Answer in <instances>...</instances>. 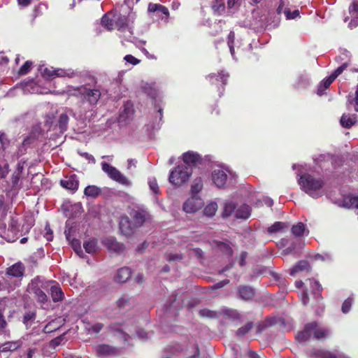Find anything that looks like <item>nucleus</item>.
Segmentation results:
<instances>
[{
    "instance_id": "obj_1",
    "label": "nucleus",
    "mask_w": 358,
    "mask_h": 358,
    "mask_svg": "<svg viewBox=\"0 0 358 358\" xmlns=\"http://www.w3.org/2000/svg\"><path fill=\"white\" fill-rule=\"evenodd\" d=\"M66 93L70 96H78L83 106L87 104V110L91 111L96 106L101 93L98 88H91L83 85L78 87L68 86Z\"/></svg>"
},
{
    "instance_id": "obj_2",
    "label": "nucleus",
    "mask_w": 358,
    "mask_h": 358,
    "mask_svg": "<svg viewBox=\"0 0 358 358\" xmlns=\"http://www.w3.org/2000/svg\"><path fill=\"white\" fill-rule=\"evenodd\" d=\"M297 176L301 189L313 198L322 196L324 193V181L320 177L299 171Z\"/></svg>"
},
{
    "instance_id": "obj_3",
    "label": "nucleus",
    "mask_w": 358,
    "mask_h": 358,
    "mask_svg": "<svg viewBox=\"0 0 358 358\" xmlns=\"http://www.w3.org/2000/svg\"><path fill=\"white\" fill-rule=\"evenodd\" d=\"M312 335L315 339L324 340L329 336L330 330L315 322L308 323L306 324L303 330L296 335V339L299 343L305 342Z\"/></svg>"
},
{
    "instance_id": "obj_4",
    "label": "nucleus",
    "mask_w": 358,
    "mask_h": 358,
    "mask_svg": "<svg viewBox=\"0 0 358 358\" xmlns=\"http://www.w3.org/2000/svg\"><path fill=\"white\" fill-rule=\"evenodd\" d=\"M141 88L144 93L149 96L154 102L155 107L159 113V117L161 120L162 118V92L157 86L155 83L141 82Z\"/></svg>"
},
{
    "instance_id": "obj_5",
    "label": "nucleus",
    "mask_w": 358,
    "mask_h": 358,
    "mask_svg": "<svg viewBox=\"0 0 358 358\" xmlns=\"http://www.w3.org/2000/svg\"><path fill=\"white\" fill-rule=\"evenodd\" d=\"M192 175V169L185 165H179L170 173L169 180L175 186L186 182Z\"/></svg>"
},
{
    "instance_id": "obj_6",
    "label": "nucleus",
    "mask_w": 358,
    "mask_h": 358,
    "mask_svg": "<svg viewBox=\"0 0 358 358\" xmlns=\"http://www.w3.org/2000/svg\"><path fill=\"white\" fill-rule=\"evenodd\" d=\"M101 165L103 171L106 173L113 180L125 186H130L131 185L130 180L115 167L110 165L106 162H102Z\"/></svg>"
},
{
    "instance_id": "obj_7",
    "label": "nucleus",
    "mask_w": 358,
    "mask_h": 358,
    "mask_svg": "<svg viewBox=\"0 0 358 358\" xmlns=\"http://www.w3.org/2000/svg\"><path fill=\"white\" fill-rule=\"evenodd\" d=\"M228 173L230 174V171L222 166H218L213 171L211 179L217 187L222 188L224 187L228 178Z\"/></svg>"
},
{
    "instance_id": "obj_8",
    "label": "nucleus",
    "mask_w": 358,
    "mask_h": 358,
    "mask_svg": "<svg viewBox=\"0 0 358 358\" xmlns=\"http://www.w3.org/2000/svg\"><path fill=\"white\" fill-rule=\"evenodd\" d=\"M203 206V199L198 195H193L183 203V210L187 213H193L201 209Z\"/></svg>"
},
{
    "instance_id": "obj_9",
    "label": "nucleus",
    "mask_w": 358,
    "mask_h": 358,
    "mask_svg": "<svg viewBox=\"0 0 358 358\" xmlns=\"http://www.w3.org/2000/svg\"><path fill=\"white\" fill-rule=\"evenodd\" d=\"M134 113V105L131 101H127L120 109L118 122L122 125L127 124L133 117Z\"/></svg>"
},
{
    "instance_id": "obj_10",
    "label": "nucleus",
    "mask_w": 358,
    "mask_h": 358,
    "mask_svg": "<svg viewBox=\"0 0 358 358\" xmlns=\"http://www.w3.org/2000/svg\"><path fill=\"white\" fill-rule=\"evenodd\" d=\"M42 74L43 76L48 78H54V77H69L72 78L76 76V72L71 69H53L52 68L48 69L45 68L43 70Z\"/></svg>"
},
{
    "instance_id": "obj_11",
    "label": "nucleus",
    "mask_w": 358,
    "mask_h": 358,
    "mask_svg": "<svg viewBox=\"0 0 358 358\" xmlns=\"http://www.w3.org/2000/svg\"><path fill=\"white\" fill-rule=\"evenodd\" d=\"M343 73V67H338L329 77L322 80L318 85L317 94H324L325 90L330 86L333 81Z\"/></svg>"
},
{
    "instance_id": "obj_12",
    "label": "nucleus",
    "mask_w": 358,
    "mask_h": 358,
    "mask_svg": "<svg viewBox=\"0 0 358 358\" xmlns=\"http://www.w3.org/2000/svg\"><path fill=\"white\" fill-rule=\"evenodd\" d=\"M130 215L134 219L136 227L141 226L149 217L148 211L139 206L132 208Z\"/></svg>"
},
{
    "instance_id": "obj_13",
    "label": "nucleus",
    "mask_w": 358,
    "mask_h": 358,
    "mask_svg": "<svg viewBox=\"0 0 358 358\" xmlns=\"http://www.w3.org/2000/svg\"><path fill=\"white\" fill-rule=\"evenodd\" d=\"M315 355L317 358H350L344 352L337 350L320 349L315 350Z\"/></svg>"
},
{
    "instance_id": "obj_14",
    "label": "nucleus",
    "mask_w": 358,
    "mask_h": 358,
    "mask_svg": "<svg viewBox=\"0 0 358 358\" xmlns=\"http://www.w3.org/2000/svg\"><path fill=\"white\" fill-rule=\"evenodd\" d=\"M102 243L108 250L116 253H120L124 249V245L117 242L114 237L105 238L103 239Z\"/></svg>"
},
{
    "instance_id": "obj_15",
    "label": "nucleus",
    "mask_w": 358,
    "mask_h": 358,
    "mask_svg": "<svg viewBox=\"0 0 358 358\" xmlns=\"http://www.w3.org/2000/svg\"><path fill=\"white\" fill-rule=\"evenodd\" d=\"M134 19V14H129L127 17L125 15H116L114 16L115 25L119 30H123L129 27V22H133Z\"/></svg>"
},
{
    "instance_id": "obj_16",
    "label": "nucleus",
    "mask_w": 358,
    "mask_h": 358,
    "mask_svg": "<svg viewBox=\"0 0 358 358\" xmlns=\"http://www.w3.org/2000/svg\"><path fill=\"white\" fill-rule=\"evenodd\" d=\"M60 185L66 189L76 191L78 189L79 182L77 179V176L73 174L66 176L64 179L61 180Z\"/></svg>"
},
{
    "instance_id": "obj_17",
    "label": "nucleus",
    "mask_w": 358,
    "mask_h": 358,
    "mask_svg": "<svg viewBox=\"0 0 358 358\" xmlns=\"http://www.w3.org/2000/svg\"><path fill=\"white\" fill-rule=\"evenodd\" d=\"M110 328L113 330L120 331H122L123 330H127L129 333H131V335H133V332L135 331L137 337L142 340L147 339L149 337V335H148L149 334L148 332L145 331L143 329H136L135 327L134 329L133 330L131 328L129 327V324L127 323L125 324L124 325L123 328L121 329L116 328L115 324L111 325Z\"/></svg>"
},
{
    "instance_id": "obj_18",
    "label": "nucleus",
    "mask_w": 358,
    "mask_h": 358,
    "mask_svg": "<svg viewBox=\"0 0 358 358\" xmlns=\"http://www.w3.org/2000/svg\"><path fill=\"white\" fill-rule=\"evenodd\" d=\"M23 343L22 339L15 341H8L0 345V352H12L20 348Z\"/></svg>"
},
{
    "instance_id": "obj_19",
    "label": "nucleus",
    "mask_w": 358,
    "mask_h": 358,
    "mask_svg": "<svg viewBox=\"0 0 358 358\" xmlns=\"http://www.w3.org/2000/svg\"><path fill=\"white\" fill-rule=\"evenodd\" d=\"M182 160L185 164L190 166L196 165L198 163H200L201 158L197 152L188 151L182 155Z\"/></svg>"
},
{
    "instance_id": "obj_20",
    "label": "nucleus",
    "mask_w": 358,
    "mask_h": 358,
    "mask_svg": "<svg viewBox=\"0 0 358 358\" xmlns=\"http://www.w3.org/2000/svg\"><path fill=\"white\" fill-rule=\"evenodd\" d=\"M29 289L30 293H33L34 294L39 303L44 304L48 301V296L41 289H40V287L31 286V284L30 283L29 285Z\"/></svg>"
},
{
    "instance_id": "obj_21",
    "label": "nucleus",
    "mask_w": 358,
    "mask_h": 358,
    "mask_svg": "<svg viewBox=\"0 0 358 358\" xmlns=\"http://www.w3.org/2000/svg\"><path fill=\"white\" fill-rule=\"evenodd\" d=\"M350 53L347 50H341L338 55L336 57V61L341 63L339 67H343V71L349 66Z\"/></svg>"
},
{
    "instance_id": "obj_22",
    "label": "nucleus",
    "mask_w": 358,
    "mask_h": 358,
    "mask_svg": "<svg viewBox=\"0 0 358 358\" xmlns=\"http://www.w3.org/2000/svg\"><path fill=\"white\" fill-rule=\"evenodd\" d=\"M56 282L52 281V280H46L42 277H36L34 278L31 282V286H36L38 287H40L41 289H50V286L53 284H55Z\"/></svg>"
},
{
    "instance_id": "obj_23",
    "label": "nucleus",
    "mask_w": 358,
    "mask_h": 358,
    "mask_svg": "<svg viewBox=\"0 0 358 358\" xmlns=\"http://www.w3.org/2000/svg\"><path fill=\"white\" fill-rule=\"evenodd\" d=\"M50 295L54 302H59L63 300L64 294L57 282L50 286Z\"/></svg>"
},
{
    "instance_id": "obj_24",
    "label": "nucleus",
    "mask_w": 358,
    "mask_h": 358,
    "mask_svg": "<svg viewBox=\"0 0 358 358\" xmlns=\"http://www.w3.org/2000/svg\"><path fill=\"white\" fill-rule=\"evenodd\" d=\"M131 274V271L129 267H122L118 269L115 276V280L120 283L125 282L129 279Z\"/></svg>"
},
{
    "instance_id": "obj_25",
    "label": "nucleus",
    "mask_w": 358,
    "mask_h": 358,
    "mask_svg": "<svg viewBox=\"0 0 358 358\" xmlns=\"http://www.w3.org/2000/svg\"><path fill=\"white\" fill-rule=\"evenodd\" d=\"M24 267L20 263H17L7 269L6 275L8 276L19 278L23 275Z\"/></svg>"
},
{
    "instance_id": "obj_26",
    "label": "nucleus",
    "mask_w": 358,
    "mask_h": 358,
    "mask_svg": "<svg viewBox=\"0 0 358 358\" xmlns=\"http://www.w3.org/2000/svg\"><path fill=\"white\" fill-rule=\"evenodd\" d=\"M229 78V74L223 71L216 74H210L208 76L209 81L213 84H215L216 82L220 81L222 82L223 85L227 84V80Z\"/></svg>"
},
{
    "instance_id": "obj_27",
    "label": "nucleus",
    "mask_w": 358,
    "mask_h": 358,
    "mask_svg": "<svg viewBox=\"0 0 358 358\" xmlns=\"http://www.w3.org/2000/svg\"><path fill=\"white\" fill-rule=\"evenodd\" d=\"M120 229L121 232L126 236H129L132 234L133 231L128 217H122L120 222Z\"/></svg>"
},
{
    "instance_id": "obj_28",
    "label": "nucleus",
    "mask_w": 358,
    "mask_h": 358,
    "mask_svg": "<svg viewBox=\"0 0 358 358\" xmlns=\"http://www.w3.org/2000/svg\"><path fill=\"white\" fill-rule=\"evenodd\" d=\"M251 214V208L248 205H241L235 212V216L238 219H247Z\"/></svg>"
},
{
    "instance_id": "obj_29",
    "label": "nucleus",
    "mask_w": 358,
    "mask_h": 358,
    "mask_svg": "<svg viewBox=\"0 0 358 358\" xmlns=\"http://www.w3.org/2000/svg\"><path fill=\"white\" fill-rule=\"evenodd\" d=\"M238 294L241 299L244 300H250L254 296L255 291L250 287L243 286L239 288Z\"/></svg>"
},
{
    "instance_id": "obj_30",
    "label": "nucleus",
    "mask_w": 358,
    "mask_h": 358,
    "mask_svg": "<svg viewBox=\"0 0 358 358\" xmlns=\"http://www.w3.org/2000/svg\"><path fill=\"white\" fill-rule=\"evenodd\" d=\"M356 122L355 115L343 114L341 118V124L343 127L350 128Z\"/></svg>"
},
{
    "instance_id": "obj_31",
    "label": "nucleus",
    "mask_w": 358,
    "mask_h": 358,
    "mask_svg": "<svg viewBox=\"0 0 358 358\" xmlns=\"http://www.w3.org/2000/svg\"><path fill=\"white\" fill-rule=\"evenodd\" d=\"M83 247L87 253L93 254L98 250V241L94 238L90 239L84 243Z\"/></svg>"
},
{
    "instance_id": "obj_32",
    "label": "nucleus",
    "mask_w": 358,
    "mask_h": 358,
    "mask_svg": "<svg viewBox=\"0 0 358 358\" xmlns=\"http://www.w3.org/2000/svg\"><path fill=\"white\" fill-rule=\"evenodd\" d=\"M64 320L61 318H57L50 321L48 324H47L44 328V331L45 333H50L57 329L62 324Z\"/></svg>"
},
{
    "instance_id": "obj_33",
    "label": "nucleus",
    "mask_w": 358,
    "mask_h": 358,
    "mask_svg": "<svg viewBox=\"0 0 358 358\" xmlns=\"http://www.w3.org/2000/svg\"><path fill=\"white\" fill-rule=\"evenodd\" d=\"M309 264L306 260H301L298 262V264L294 266L290 271V275H294L296 273L308 271L309 270Z\"/></svg>"
},
{
    "instance_id": "obj_34",
    "label": "nucleus",
    "mask_w": 358,
    "mask_h": 358,
    "mask_svg": "<svg viewBox=\"0 0 358 358\" xmlns=\"http://www.w3.org/2000/svg\"><path fill=\"white\" fill-rule=\"evenodd\" d=\"M236 208V203L231 201V200H227L226 201L224 206V210H223V216L224 217H229L233 213H235V209Z\"/></svg>"
},
{
    "instance_id": "obj_35",
    "label": "nucleus",
    "mask_w": 358,
    "mask_h": 358,
    "mask_svg": "<svg viewBox=\"0 0 358 358\" xmlns=\"http://www.w3.org/2000/svg\"><path fill=\"white\" fill-rule=\"evenodd\" d=\"M101 189L96 185H89L85 187L84 194L87 196L96 198L101 193Z\"/></svg>"
},
{
    "instance_id": "obj_36",
    "label": "nucleus",
    "mask_w": 358,
    "mask_h": 358,
    "mask_svg": "<svg viewBox=\"0 0 358 358\" xmlns=\"http://www.w3.org/2000/svg\"><path fill=\"white\" fill-rule=\"evenodd\" d=\"M69 115L67 113L60 114L58 120V125L61 132L66 131L68 128Z\"/></svg>"
},
{
    "instance_id": "obj_37",
    "label": "nucleus",
    "mask_w": 358,
    "mask_h": 358,
    "mask_svg": "<svg viewBox=\"0 0 358 358\" xmlns=\"http://www.w3.org/2000/svg\"><path fill=\"white\" fill-rule=\"evenodd\" d=\"M203 189V180L201 178H196L193 180L191 186V192L193 195H197V194Z\"/></svg>"
},
{
    "instance_id": "obj_38",
    "label": "nucleus",
    "mask_w": 358,
    "mask_h": 358,
    "mask_svg": "<svg viewBox=\"0 0 358 358\" xmlns=\"http://www.w3.org/2000/svg\"><path fill=\"white\" fill-rule=\"evenodd\" d=\"M217 210V204L216 202L212 201L208 203L203 210L205 215L208 217L213 216Z\"/></svg>"
},
{
    "instance_id": "obj_39",
    "label": "nucleus",
    "mask_w": 358,
    "mask_h": 358,
    "mask_svg": "<svg viewBox=\"0 0 358 358\" xmlns=\"http://www.w3.org/2000/svg\"><path fill=\"white\" fill-rule=\"evenodd\" d=\"M310 286L315 299H319L321 297V291L322 287L321 285L316 280H310Z\"/></svg>"
},
{
    "instance_id": "obj_40",
    "label": "nucleus",
    "mask_w": 358,
    "mask_h": 358,
    "mask_svg": "<svg viewBox=\"0 0 358 358\" xmlns=\"http://www.w3.org/2000/svg\"><path fill=\"white\" fill-rule=\"evenodd\" d=\"M115 21L114 19H110L109 15L106 14L101 18V24L103 27L106 28L108 30H112L114 29Z\"/></svg>"
},
{
    "instance_id": "obj_41",
    "label": "nucleus",
    "mask_w": 358,
    "mask_h": 358,
    "mask_svg": "<svg viewBox=\"0 0 358 358\" xmlns=\"http://www.w3.org/2000/svg\"><path fill=\"white\" fill-rule=\"evenodd\" d=\"M114 351L113 348L107 345H99L96 348V352L99 356L110 355Z\"/></svg>"
},
{
    "instance_id": "obj_42",
    "label": "nucleus",
    "mask_w": 358,
    "mask_h": 358,
    "mask_svg": "<svg viewBox=\"0 0 358 358\" xmlns=\"http://www.w3.org/2000/svg\"><path fill=\"white\" fill-rule=\"evenodd\" d=\"M306 230V227L302 222H299L292 227V234L295 236H301Z\"/></svg>"
},
{
    "instance_id": "obj_43",
    "label": "nucleus",
    "mask_w": 358,
    "mask_h": 358,
    "mask_svg": "<svg viewBox=\"0 0 358 358\" xmlns=\"http://www.w3.org/2000/svg\"><path fill=\"white\" fill-rule=\"evenodd\" d=\"M148 182L152 194L157 195L160 193L159 187L155 178H149Z\"/></svg>"
},
{
    "instance_id": "obj_44",
    "label": "nucleus",
    "mask_w": 358,
    "mask_h": 358,
    "mask_svg": "<svg viewBox=\"0 0 358 358\" xmlns=\"http://www.w3.org/2000/svg\"><path fill=\"white\" fill-rule=\"evenodd\" d=\"M10 142L6 135L0 131V149L5 152L10 146Z\"/></svg>"
},
{
    "instance_id": "obj_45",
    "label": "nucleus",
    "mask_w": 358,
    "mask_h": 358,
    "mask_svg": "<svg viewBox=\"0 0 358 358\" xmlns=\"http://www.w3.org/2000/svg\"><path fill=\"white\" fill-rule=\"evenodd\" d=\"M234 38H235L234 32V31H230V33L228 35L227 45L229 46V50H230V53H231L232 57L234 59H236V57H235V50H234Z\"/></svg>"
},
{
    "instance_id": "obj_46",
    "label": "nucleus",
    "mask_w": 358,
    "mask_h": 358,
    "mask_svg": "<svg viewBox=\"0 0 358 358\" xmlns=\"http://www.w3.org/2000/svg\"><path fill=\"white\" fill-rule=\"evenodd\" d=\"M219 315V312L209 309H202L199 311V315L203 317L216 318Z\"/></svg>"
},
{
    "instance_id": "obj_47",
    "label": "nucleus",
    "mask_w": 358,
    "mask_h": 358,
    "mask_svg": "<svg viewBox=\"0 0 358 358\" xmlns=\"http://www.w3.org/2000/svg\"><path fill=\"white\" fill-rule=\"evenodd\" d=\"M348 108L352 106L358 112V86L355 92V96H349L348 99Z\"/></svg>"
},
{
    "instance_id": "obj_48",
    "label": "nucleus",
    "mask_w": 358,
    "mask_h": 358,
    "mask_svg": "<svg viewBox=\"0 0 358 358\" xmlns=\"http://www.w3.org/2000/svg\"><path fill=\"white\" fill-rule=\"evenodd\" d=\"M253 327V323L252 322H249L245 324L243 327H240L237 331L236 334L238 336H243L245 335L248 332H249Z\"/></svg>"
},
{
    "instance_id": "obj_49",
    "label": "nucleus",
    "mask_w": 358,
    "mask_h": 358,
    "mask_svg": "<svg viewBox=\"0 0 358 358\" xmlns=\"http://www.w3.org/2000/svg\"><path fill=\"white\" fill-rule=\"evenodd\" d=\"M285 227H287L285 223L282 222H276L268 228V232L271 234L276 233L282 230Z\"/></svg>"
},
{
    "instance_id": "obj_50",
    "label": "nucleus",
    "mask_w": 358,
    "mask_h": 358,
    "mask_svg": "<svg viewBox=\"0 0 358 358\" xmlns=\"http://www.w3.org/2000/svg\"><path fill=\"white\" fill-rule=\"evenodd\" d=\"M117 306L120 308H127L131 306V299L127 296H122L117 301Z\"/></svg>"
},
{
    "instance_id": "obj_51",
    "label": "nucleus",
    "mask_w": 358,
    "mask_h": 358,
    "mask_svg": "<svg viewBox=\"0 0 358 358\" xmlns=\"http://www.w3.org/2000/svg\"><path fill=\"white\" fill-rule=\"evenodd\" d=\"M350 15L351 17V20L349 22V27L351 29L356 27L358 25V12H351L350 11Z\"/></svg>"
},
{
    "instance_id": "obj_52",
    "label": "nucleus",
    "mask_w": 358,
    "mask_h": 358,
    "mask_svg": "<svg viewBox=\"0 0 358 358\" xmlns=\"http://www.w3.org/2000/svg\"><path fill=\"white\" fill-rule=\"evenodd\" d=\"M353 301V298L348 297L346 300L344 301L342 305V312L345 314L348 313L351 308L352 303Z\"/></svg>"
},
{
    "instance_id": "obj_53",
    "label": "nucleus",
    "mask_w": 358,
    "mask_h": 358,
    "mask_svg": "<svg viewBox=\"0 0 358 358\" xmlns=\"http://www.w3.org/2000/svg\"><path fill=\"white\" fill-rule=\"evenodd\" d=\"M36 314L34 312L29 311L25 313L23 317V322L26 324V326L30 325V322L33 321L35 319Z\"/></svg>"
},
{
    "instance_id": "obj_54",
    "label": "nucleus",
    "mask_w": 358,
    "mask_h": 358,
    "mask_svg": "<svg viewBox=\"0 0 358 358\" xmlns=\"http://www.w3.org/2000/svg\"><path fill=\"white\" fill-rule=\"evenodd\" d=\"M309 85V79L305 76L299 78L298 81L296 83V87L298 88L306 87Z\"/></svg>"
},
{
    "instance_id": "obj_55",
    "label": "nucleus",
    "mask_w": 358,
    "mask_h": 358,
    "mask_svg": "<svg viewBox=\"0 0 358 358\" xmlns=\"http://www.w3.org/2000/svg\"><path fill=\"white\" fill-rule=\"evenodd\" d=\"M32 63L29 61H27L20 69L19 74L25 75L27 74L31 69Z\"/></svg>"
},
{
    "instance_id": "obj_56",
    "label": "nucleus",
    "mask_w": 358,
    "mask_h": 358,
    "mask_svg": "<svg viewBox=\"0 0 358 358\" xmlns=\"http://www.w3.org/2000/svg\"><path fill=\"white\" fill-rule=\"evenodd\" d=\"M124 60L127 62V63H129L131 64V65H136L138 64L139 62H140V60L138 59L137 58L134 57L133 55H126L124 57Z\"/></svg>"
},
{
    "instance_id": "obj_57",
    "label": "nucleus",
    "mask_w": 358,
    "mask_h": 358,
    "mask_svg": "<svg viewBox=\"0 0 358 358\" xmlns=\"http://www.w3.org/2000/svg\"><path fill=\"white\" fill-rule=\"evenodd\" d=\"M9 171V166L7 163L3 165L0 164V178H4Z\"/></svg>"
},
{
    "instance_id": "obj_58",
    "label": "nucleus",
    "mask_w": 358,
    "mask_h": 358,
    "mask_svg": "<svg viewBox=\"0 0 358 358\" xmlns=\"http://www.w3.org/2000/svg\"><path fill=\"white\" fill-rule=\"evenodd\" d=\"M218 247L219 248L222 250L224 252L228 254L229 255H232V250L231 248L229 246L228 244L225 243H220L218 244Z\"/></svg>"
},
{
    "instance_id": "obj_59",
    "label": "nucleus",
    "mask_w": 358,
    "mask_h": 358,
    "mask_svg": "<svg viewBox=\"0 0 358 358\" xmlns=\"http://www.w3.org/2000/svg\"><path fill=\"white\" fill-rule=\"evenodd\" d=\"M347 199L349 202V207L358 208V196H350Z\"/></svg>"
},
{
    "instance_id": "obj_60",
    "label": "nucleus",
    "mask_w": 358,
    "mask_h": 358,
    "mask_svg": "<svg viewBox=\"0 0 358 358\" xmlns=\"http://www.w3.org/2000/svg\"><path fill=\"white\" fill-rule=\"evenodd\" d=\"M103 325L101 323H96L89 329L90 333L98 334L102 329Z\"/></svg>"
},
{
    "instance_id": "obj_61",
    "label": "nucleus",
    "mask_w": 358,
    "mask_h": 358,
    "mask_svg": "<svg viewBox=\"0 0 358 358\" xmlns=\"http://www.w3.org/2000/svg\"><path fill=\"white\" fill-rule=\"evenodd\" d=\"M285 14L287 19H295L296 17H299V11L298 10H294L292 12L289 10H285Z\"/></svg>"
},
{
    "instance_id": "obj_62",
    "label": "nucleus",
    "mask_w": 358,
    "mask_h": 358,
    "mask_svg": "<svg viewBox=\"0 0 358 358\" xmlns=\"http://www.w3.org/2000/svg\"><path fill=\"white\" fill-rule=\"evenodd\" d=\"M20 175L19 174V172H14L12 178H11V182L13 187H17L18 185V182L20 178Z\"/></svg>"
},
{
    "instance_id": "obj_63",
    "label": "nucleus",
    "mask_w": 358,
    "mask_h": 358,
    "mask_svg": "<svg viewBox=\"0 0 358 358\" xmlns=\"http://www.w3.org/2000/svg\"><path fill=\"white\" fill-rule=\"evenodd\" d=\"M159 9H163L164 10V6L160 4H155V3H150L148 6V10L150 12H156Z\"/></svg>"
},
{
    "instance_id": "obj_64",
    "label": "nucleus",
    "mask_w": 358,
    "mask_h": 358,
    "mask_svg": "<svg viewBox=\"0 0 358 358\" xmlns=\"http://www.w3.org/2000/svg\"><path fill=\"white\" fill-rule=\"evenodd\" d=\"M258 202L260 203V201H259ZM262 203L265 204L266 206H267L268 207H271L273 204V201L271 198L264 196V197H263L262 201H261V203L260 204L257 203V205L261 206V205H262Z\"/></svg>"
}]
</instances>
